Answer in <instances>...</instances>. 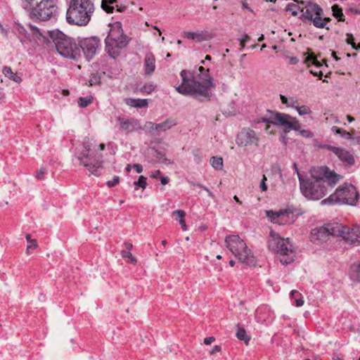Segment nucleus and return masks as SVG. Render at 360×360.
I'll return each instance as SVG.
<instances>
[{
	"instance_id": "obj_63",
	"label": "nucleus",
	"mask_w": 360,
	"mask_h": 360,
	"mask_svg": "<svg viewBox=\"0 0 360 360\" xmlns=\"http://www.w3.org/2000/svg\"><path fill=\"white\" fill-rule=\"evenodd\" d=\"M160 174V170H155L154 172L151 174L150 177L153 179H158Z\"/></svg>"
},
{
	"instance_id": "obj_28",
	"label": "nucleus",
	"mask_w": 360,
	"mask_h": 360,
	"mask_svg": "<svg viewBox=\"0 0 360 360\" xmlns=\"http://www.w3.org/2000/svg\"><path fill=\"white\" fill-rule=\"evenodd\" d=\"M276 113V112H274V111H271V110H267V113L266 115L262 117L260 119V120H259L257 122H265L266 124H272L274 125L275 124V122L274 120H273L272 118H274V115Z\"/></svg>"
},
{
	"instance_id": "obj_57",
	"label": "nucleus",
	"mask_w": 360,
	"mask_h": 360,
	"mask_svg": "<svg viewBox=\"0 0 360 360\" xmlns=\"http://www.w3.org/2000/svg\"><path fill=\"white\" fill-rule=\"evenodd\" d=\"M214 340H215V338L214 337H208V338H206L204 339V343L205 345H210Z\"/></svg>"
},
{
	"instance_id": "obj_52",
	"label": "nucleus",
	"mask_w": 360,
	"mask_h": 360,
	"mask_svg": "<svg viewBox=\"0 0 360 360\" xmlns=\"http://www.w3.org/2000/svg\"><path fill=\"white\" fill-rule=\"evenodd\" d=\"M308 60H311L314 65H317V66H321L320 63L319 62V60H317V58H315V56H314V54L310 55V56L308 57Z\"/></svg>"
},
{
	"instance_id": "obj_29",
	"label": "nucleus",
	"mask_w": 360,
	"mask_h": 360,
	"mask_svg": "<svg viewBox=\"0 0 360 360\" xmlns=\"http://www.w3.org/2000/svg\"><path fill=\"white\" fill-rule=\"evenodd\" d=\"M236 337L240 340H243L245 342L246 345L248 344L250 338L247 335L245 330L243 328L238 327L237 333H236Z\"/></svg>"
},
{
	"instance_id": "obj_64",
	"label": "nucleus",
	"mask_w": 360,
	"mask_h": 360,
	"mask_svg": "<svg viewBox=\"0 0 360 360\" xmlns=\"http://www.w3.org/2000/svg\"><path fill=\"white\" fill-rule=\"evenodd\" d=\"M250 39V37L247 34H245L243 37L240 39L239 41L240 42H243V41L246 42V41H249Z\"/></svg>"
},
{
	"instance_id": "obj_15",
	"label": "nucleus",
	"mask_w": 360,
	"mask_h": 360,
	"mask_svg": "<svg viewBox=\"0 0 360 360\" xmlns=\"http://www.w3.org/2000/svg\"><path fill=\"white\" fill-rule=\"evenodd\" d=\"M301 4L306 8V11L302 17L304 20L313 19L314 14L316 15H323V9L317 4L311 1H301Z\"/></svg>"
},
{
	"instance_id": "obj_40",
	"label": "nucleus",
	"mask_w": 360,
	"mask_h": 360,
	"mask_svg": "<svg viewBox=\"0 0 360 360\" xmlns=\"http://www.w3.org/2000/svg\"><path fill=\"white\" fill-rule=\"evenodd\" d=\"M92 101V98L80 97L78 98L77 103L81 108H86Z\"/></svg>"
},
{
	"instance_id": "obj_51",
	"label": "nucleus",
	"mask_w": 360,
	"mask_h": 360,
	"mask_svg": "<svg viewBox=\"0 0 360 360\" xmlns=\"http://www.w3.org/2000/svg\"><path fill=\"white\" fill-rule=\"evenodd\" d=\"M100 78L96 75H93L91 79L89 80V85L93 86L99 83Z\"/></svg>"
},
{
	"instance_id": "obj_55",
	"label": "nucleus",
	"mask_w": 360,
	"mask_h": 360,
	"mask_svg": "<svg viewBox=\"0 0 360 360\" xmlns=\"http://www.w3.org/2000/svg\"><path fill=\"white\" fill-rule=\"evenodd\" d=\"M304 304L303 297L301 295L295 300V304L297 307H301Z\"/></svg>"
},
{
	"instance_id": "obj_16",
	"label": "nucleus",
	"mask_w": 360,
	"mask_h": 360,
	"mask_svg": "<svg viewBox=\"0 0 360 360\" xmlns=\"http://www.w3.org/2000/svg\"><path fill=\"white\" fill-rule=\"evenodd\" d=\"M266 213V217L274 224L285 225L288 223L289 213L286 210H280L279 212L268 210Z\"/></svg>"
},
{
	"instance_id": "obj_35",
	"label": "nucleus",
	"mask_w": 360,
	"mask_h": 360,
	"mask_svg": "<svg viewBox=\"0 0 360 360\" xmlns=\"http://www.w3.org/2000/svg\"><path fill=\"white\" fill-rule=\"evenodd\" d=\"M184 37L189 39L195 40L196 41H201L202 40V34L193 32H186L184 34Z\"/></svg>"
},
{
	"instance_id": "obj_61",
	"label": "nucleus",
	"mask_w": 360,
	"mask_h": 360,
	"mask_svg": "<svg viewBox=\"0 0 360 360\" xmlns=\"http://www.w3.org/2000/svg\"><path fill=\"white\" fill-rule=\"evenodd\" d=\"M299 62V59L297 57H291L290 58V64L291 65H295Z\"/></svg>"
},
{
	"instance_id": "obj_60",
	"label": "nucleus",
	"mask_w": 360,
	"mask_h": 360,
	"mask_svg": "<svg viewBox=\"0 0 360 360\" xmlns=\"http://www.w3.org/2000/svg\"><path fill=\"white\" fill-rule=\"evenodd\" d=\"M221 350V347L218 345H215L212 349V350L210 351V354H215L216 352H218Z\"/></svg>"
},
{
	"instance_id": "obj_43",
	"label": "nucleus",
	"mask_w": 360,
	"mask_h": 360,
	"mask_svg": "<svg viewBox=\"0 0 360 360\" xmlns=\"http://www.w3.org/2000/svg\"><path fill=\"white\" fill-rule=\"evenodd\" d=\"M155 89V86L151 84H146L141 88L140 91L143 93L150 94Z\"/></svg>"
},
{
	"instance_id": "obj_31",
	"label": "nucleus",
	"mask_w": 360,
	"mask_h": 360,
	"mask_svg": "<svg viewBox=\"0 0 360 360\" xmlns=\"http://www.w3.org/2000/svg\"><path fill=\"white\" fill-rule=\"evenodd\" d=\"M349 242L352 243H360V229L359 228L352 229Z\"/></svg>"
},
{
	"instance_id": "obj_2",
	"label": "nucleus",
	"mask_w": 360,
	"mask_h": 360,
	"mask_svg": "<svg viewBox=\"0 0 360 360\" xmlns=\"http://www.w3.org/2000/svg\"><path fill=\"white\" fill-rule=\"evenodd\" d=\"M180 75L181 84L176 87V90L184 96H190L200 101L210 99L211 88L214 87L213 79L210 75V70L199 75V80L195 78L194 72L181 70Z\"/></svg>"
},
{
	"instance_id": "obj_12",
	"label": "nucleus",
	"mask_w": 360,
	"mask_h": 360,
	"mask_svg": "<svg viewBox=\"0 0 360 360\" xmlns=\"http://www.w3.org/2000/svg\"><path fill=\"white\" fill-rule=\"evenodd\" d=\"M272 119L274 120V125H281L284 127L285 133L290 130H299L301 127L300 122L295 117L285 113L276 112L274 118Z\"/></svg>"
},
{
	"instance_id": "obj_36",
	"label": "nucleus",
	"mask_w": 360,
	"mask_h": 360,
	"mask_svg": "<svg viewBox=\"0 0 360 360\" xmlns=\"http://www.w3.org/2000/svg\"><path fill=\"white\" fill-rule=\"evenodd\" d=\"M322 15H316L313 19H311L309 21L313 22V25L317 28H323L326 27V23L323 21Z\"/></svg>"
},
{
	"instance_id": "obj_20",
	"label": "nucleus",
	"mask_w": 360,
	"mask_h": 360,
	"mask_svg": "<svg viewBox=\"0 0 360 360\" xmlns=\"http://www.w3.org/2000/svg\"><path fill=\"white\" fill-rule=\"evenodd\" d=\"M46 0H24L22 3V8L27 11L30 18L39 8Z\"/></svg>"
},
{
	"instance_id": "obj_39",
	"label": "nucleus",
	"mask_w": 360,
	"mask_h": 360,
	"mask_svg": "<svg viewBox=\"0 0 360 360\" xmlns=\"http://www.w3.org/2000/svg\"><path fill=\"white\" fill-rule=\"evenodd\" d=\"M121 255L123 258H128L129 262L131 264H136V259L134 256L132 255V254L126 250H123L121 252Z\"/></svg>"
},
{
	"instance_id": "obj_53",
	"label": "nucleus",
	"mask_w": 360,
	"mask_h": 360,
	"mask_svg": "<svg viewBox=\"0 0 360 360\" xmlns=\"http://www.w3.org/2000/svg\"><path fill=\"white\" fill-rule=\"evenodd\" d=\"M46 172V169L44 167H41L39 172L36 174V177L38 179H43V175L44 174H45Z\"/></svg>"
},
{
	"instance_id": "obj_44",
	"label": "nucleus",
	"mask_w": 360,
	"mask_h": 360,
	"mask_svg": "<svg viewBox=\"0 0 360 360\" xmlns=\"http://www.w3.org/2000/svg\"><path fill=\"white\" fill-rule=\"evenodd\" d=\"M191 184L192 185H193V186H198L199 188H203L205 191H206L207 192L208 195L210 198H214V195L213 194V193L212 191H210V189L207 187H206V186H203V185H202L201 184H199V183H193V182H191Z\"/></svg>"
},
{
	"instance_id": "obj_45",
	"label": "nucleus",
	"mask_w": 360,
	"mask_h": 360,
	"mask_svg": "<svg viewBox=\"0 0 360 360\" xmlns=\"http://www.w3.org/2000/svg\"><path fill=\"white\" fill-rule=\"evenodd\" d=\"M173 215L176 216V219L180 222L181 219H184L185 212L183 210H177L173 212Z\"/></svg>"
},
{
	"instance_id": "obj_8",
	"label": "nucleus",
	"mask_w": 360,
	"mask_h": 360,
	"mask_svg": "<svg viewBox=\"0 0 360 360\" xmlns=\"http://www.w3.org/2000/svg\"><path fill=\"white\" fill-rule=\"evenodd\" d=\"M359 193L356 188L350 184L345 183L336 189L333 194L321 201L324 205L339 203L342 205H355L359 200Z\"/></svg>"
},
{
	"instance_id": "obj_25",
	"label": "nucleus",
	"mask_w": 360,
	"mask_h": 360,
	"mask_svg": "<svg viewBox=\"0 0 360 360\" xmlns=\"http://www.w3.org/2000/svg\"><path fill=\"white\" fill-rule=\"evenodd\" d=\"M127 103L135 108H144L148 104L147 99L141 98H128L127 100Z\"/></svg>"
},
{
	"instance_id": "obj_34",
	"label": "nucleus",
	"mask_w": 360,
	"mask_h": 360,
	"mask_svg": "<svg viewBox=\"0 0 360 360\" xmlns=\"http://www.w3.org/2000/svg\"><path fill=\"white\" fill-rule=\"evenodd\" d=\"M27 241L30 243V245H27L26 249V254L30 255V250L36 249L38 247L37 240L34 239H31L30 235L27 234L25 237Z\"/></svg>"
},
{
	"instance_id": "obj_32",
	"label": "nucleus",
	"mask_w": 360,
	"mask_h": 360,
	"mask_svg": "<svg viewBox=\"0 0 360 360\" xmlns=\"http://www.w3.org/2000/svg\"><path fill=\"white\" fill-rule=\"evenodd\" d=\"M332 131L335 134H340L342 137H344L346 139H352L353 137L351 133L346 131L344 129H340L338 127H333Z\"/></svg>"
},
{
	"instance_id": "obj_33",
	"label": "nucleus",
	"mask_w": 360,
	"mask_h": 360,
	"mask_svg": "<svg viewBox=\"0 0 360 360\" xmlns=\"http://www.w3.org/2000/svg\"><path fill=\"white\" fill-rule=\"evenodd\" d=\"M153 155L158 159L159 160H161L163 163L168 165V164H173V162L170 160H168L165 158V153H163L161 151H159L158 150H154V154Z\"/></svg>"
},
{
	"instance_id": "obj_18",
	"label": "nucleus",
	"mask_w": 360,
	"mask_h": 360,
	"mask_svg": "<svg viewBox=\"0 0 360 360\" xmlns=\"http://www.w3.org/2000/svg\"><path fill=\"white\" fill-rule=\"evenodd\" d=\"M117 121L120 124V128L127 132H131L141 129L139 122L136 120L118 117Z\"/></svg>"
},
{
	"instance_id": "obj_54",
	"label": "nucleus",
	"mask_w": 360,
	"mask_h": 360,
	"mask_svg": "<svg viewBox=\"0 0 360 360\" xmlns=\"http://www.w3.org/2000/svg\"><path fill=\"white\" fill-rule=\"evenodd\" d=\"M300 296H301V294L297 290H293L290 292V297L295 300L297 299Z\"/></svg>"
},
{
	"instance_id": "obj_13",
	"label": "nucleus",
	"mask_w": 360,
	"mask_h": 360,
	"mask_svg": "<svg viewBox=\"0 0 360 360\" xmlns=\"http://www.w3.org/2000/svg\"><path fill=\"white\" fill-rule=\"evenodd\" d=\"M259 137L257 133L250 129L243 128L237 136V144L238 146L245 147L255 145L256 146L259 144Z\"/></svg>"
},
{
	"instance_id": "obj_42",
	"label": "nucleus",
	"mask_w": 360,
	"mask_h": 360,
	"mask_svg": "<svg viewBox=\"0 0 360 360\" xmlns=\"http://www.w3.org/2000/svg\"><path fill=\"white\" fill-rule=\"evenodd\" d=\"M297 131H298L300 135L305 138H311L314 136L313 133L309 130L300 129V128L299 130Z\"/></svg>"
},
{
	"instance_id": "obj_49",
	"label": "nucleus",
	"mask_w": 360,
	"mask_h": 360,
	"mask_svg": "<svg viewBox=\"0 0 360 360\" xmlns=\"http://www.w3.org/2000/svg\"><path fill=\"white\" fill-rule=\"evenodd\" d=\"M266 177L264 175L262 179V181L259 185V188L262 191H266L267 190V185L266 184Z\"/></svg>"
},
{
	"instance_id": "obj_50",
	"label": "nucleus",
	"mask_w": 360,
	"mask_h": 360,
	"mask_svg": "<svg viewBox=\"0 0 360 360\" xmlns=\"http://www.w3.org/2000/svg\"><path fill=\"white\" fill-rule=\"evenodd\" d=\"M288 101H289V104L288 105L287 107L295 108V107L297 106V104H298L297 100H295L294 98H290L288 99Z\"/></svg>"
},
{
	"instance_id": "obj_37",
	"label": "nucleus",
	"mask_w": 360,
	"mask_h": 360,
	"mask_svg": "<svg viewBox=\"0 0 360 360\" xmlns=\"http://www.w3.org/2000/svg\"><path fill=\"white\" fill-rule=\"evenodd\" d=\"M299 115L304 116L306 115H309L311 112V109L307 105H302L295 107Z\"/></svg>"
},
{
	"instance_id": "obj_48",
	"label": "nucleus",
	"mask_w": 360,
	"mask_h": 360,
	"mask_svg": "<svg viewBox=\"0 0 360 360\" xmlns=\"http://www.w3.org/2000/svg\"><path fill=\"white\" fill-rule=\"evenodd\" d=\"M347 39L346 40L347 43L348 44H350L352 46V48H356V44L354 42L353 35L352 34H347Z\"/></svg>"
},
{
	"instance_id": "obj_10",
	"label": "nucleus",
	"mask_w": 360,
	"mask_h": 360,
	"mask_svg": "<svg viewBox=\"0 0 360 360\" xmlns=\"http://www.w3.org/2000/svg\"><path fill=\"white\" fill-rule=\"evenodd\" d=\"M41 6L33 16L30 18L32 20L46 21L52 18H56L58 11L53 0H46Z\"/></svg>"
},
{
	"instance_id": "obj_17",
	"label": "nucleus",
	"mask_w": 360,
	"mask_h": 360,
	"mask_svg": "<svg viewBox=\"0 0 360 360\" xmlns=\"http://www.w3.org/2000/svg\"><path fill=\"white\" fill-rule=\"evenodd\" d=\"M335 155L346 167H350L354 165L355 160L353 154L343 148L338 147Z\"/></svg>"
},
{
	"instance_id": "obj_11",
	"label": "nucleus",
	"mask_w": 360,
	"mask_h": 360,
	"mask_svg": "<svg viewBox=\"0 0 360 360\" xmlns=\"http://www.w3.org/2000/svg\"><path fill=\"white\" fill-rule=\"evenodd\" d=\"M78 46L80 48V56L82 52L84 57L87 60H91L97 49L101 46V40L97 37L84 38L79 40Z\"/></svg>"
},
{
	"instance_id": "obj_46",
	"label": "nucleus",
	"mask_w": 360,
	"mask_h": 360,
	"mask_svg": "<svg viewBox=\"0 0 360 360\" xmlns=\"http://www.w3.org/2000/svg\"><path fill=\"white\" fill-rule=\"evenodd\" d=\"M120 181V177L118 176H115L112 180L108 181L106 184L108 187H113L117 185Z\"/></svg>"
},
{
	"instance_id": "obj_41",
	"label": "nucleus",
	"mask_w": 360,
	"mask_h": 360,
	"mask_svg": "<svg viewBox=\"0 0 360 360\" xmlns=\"http://www.w3.org/2000/svg\"><path fill=\"white\" fill-rule=\"evenodd\" d=\"M285 9L287 11H290L292 15L296 16L297 15V11L300 10V8L296 4H288Z\"/></svg>"
},
{
	"instance_id": "obj_24",
	"label": "nucleus",
	"mask_w": 360,
	"mask_h": 360,
	"mask_svg": "<svg viewBox=\"0 0 360 360\" xmlns=\"http://www.w3.org/2000/svg\"><path fill=\"white\" fill-rule=\"evenodd\" d=\"M350 278L355 282H360V262L354 263L350 266Z\"/></svg>"
},
{
	"instance_id": "obj_21",
	"label": "nucleus",
	"mask_w": 360,
	"mask_h": 360,
	"mask_svg": "<svg viewBox=\"0 0 360 360\" xmlns=\"http://www.w3.org/2000/svg\"><path fill=\"white\" fill-rule=\"evenodd\" d=\"M147 124L152 129L158 130L159 131H166L167 130L171 129L173 126L176 125L177 122L174 120L169 118L159 124H155L151 122H149Z\"/></svg>"
},
{
	"instance_id": "obj_62",
	"label": "nucleus",
	"mask_w": 360,
	"mask_h": 360,
	"mask_svg": "<svg viewBox=\"0 0 360 360\" xmlns=\"http://www.w3.org/2000/svg\"><path fill=\"white\" fill-rule=\"evenodd\" d=\"M126 250L129 251L132 249L133 245L130 243L126 242L124 244Z\"/></svg>"
},
{
	"instance_id": "obj_27",
	"label": "nucleus",
	"mask_w": 360,
	"mask_h": 360,
	"mask_svg": "<svg viewBox=\"0 0 360 360\" xmlns=\"http://www.w3.org/2000/svg\"><path fill=\"white\" fill-rule=\"evenodd\" d=\"M333 15L338 21L345 22V19L342 13V10L338 5L335 4L332 6Z\"/></svg>"
},
{
	"instance_id": "obj_4",
	"label": "nucleus",
	"mask_w": 360,
	"mask_h": 360,
	"mask_svg": "<svg viewBox=\"0 0 360 360\" xmlns=\"http://www.w3.org/2000/svg\"><path fill=\"white\" fill-rule=\"evenodd\" d=\"M49 35L60 55L73 60H78L80 58V48L73 39L58 30L51 31Z\"/></svg>"
},
{
	"instance_id": "obj_19",
	"label": "nucleus",
	"mask_w": 360,
	"mask_h": 360,
	"mask_svg": "<svg viewBox=\"0 0 360 360\" xmlns=\"http://www.w3.org/2000/svg\"><path fill=\"white\" fill-rule=\"evenodd\" d=\"M332 236L342 237L344 240L349 241L352 229L342 224H333Z\"/></svg>"
},
{
	"instance_id": "obj_3",
	"label": "nucleus",
	"mask_w": 360,
	"mask_h": 360,
	"mask_svg": "<svg viewBox=\"0 0 360 360\" xmlns=\"http://www.w3.org/2000/svg\"><path fill=\"white\" fill-rule=\"evenodd\" d=\"M95 7L91 0H70L66 12L69 24L86 26L91 20Z\"/></svg>"
},
{
	"instance_id": "obj_7",
	"label": "nucleus",
	"mask_w": 360,
	"mask_h": 360,
	"mask_svg": "<svg viewBox=\"0 0 360 360\" xmlns=\"http://www.w3.org/2000/svg\"><path fill=\"white\" fill-rule=\"evenodd\" d=\"M226 247L238 259L247 265H255L256 261L246 243L238 235L227 236L225 238Z\"/></svg>"
},
{
	"instance_id": "obj_9",
	"label": "nucleus",
	"mask_w": 360,
	"mask_h": 360,
	"mask_svg": "<svg viewBox=\"0 0 360 360\" xmlns=\"http://www.w3.org/2000/svg\"><path fill=\"white\" fill-rule=\"evenodd\" d=\"M105 43L106 51L113 58L119 55L118 49H123L128 44L129 39L124 34L120 22L115 23L110 29Z\"/></svg>"
},
{
	"instance_id": "obj_5",
	"label": "nucleus",
	"mask_w": 360,
	"mask_h": 360,
	"mask_svg": "<svg viewBox=\"0 0 360 360\" xmlns=\"http://www.w3.org/2000/svg\"><path fill=\"white\" fill-rule=\"evenodd\" d=\"M270 237L269 248L279 255L280 262L285 265L292 262L295 259L294 248L289 238H281L273 231L270 232Z\"/></svg>"
},
{
	"instance_id": "obj_1",
	"label": "nucleus",
	"mask_w": 360,
	"mask_h": 360,
	"mask_svg": "<svg viewBox=\"0 0 360 360\" xmlns=\"http://www.w3.org/2000/svg\"><path fill=\"white\" fill-rule=\"evenodd\" d=\"M309 173L313 181L299 176V181L302 193L310 200L322 198L328 193V186H334L342 178L326 166L311 167Z\"/></svg>"
},
{
	"instance_id": "obj_23",
	"label": "nucleus",
	"mask_w": 360,
	"mask_h": 360,
	"mask_svg": "<svg viewBox=\"0 0 360 360\" xmlns=\"http://www.w3.org/2000/svg\"><path fill=\"white\" fill-rule=\"evenodd\" d=\"M155 69V58L152 53H146L144 58V70L146 75H151Z\"/></svg>"
},
{
	"instance_id": "obj_58",
	"label": "nucleus",
	"mask_w": 360,
	"mask_h": 360,
	"mask_svg": "<svg viewBox=\"0 0 360 360\" xmlns=\"http://www.w3.org/2000/svg\"><path fill=\"white\" fill-rule=\"evenodd\" d=\"M133 167L136 169L137 173H141L143 172V167L139 164H134Z\"/></svg>"
},
{
	"instance_id": "obj_59",
	"label": "nucleus",
	"mask_w": 360,
	"mask_h": 360,
	"mask_svg": "<svg viewBox=\"0 0 360 360\" xmlns=\"http://www.w3.org/2000/svg\"><path fill=\"white\" fill-rule=\"evenodd\" d=\"M160 181L162 184L165 185L169 183V179L167 176H161Z\"/></svg>"
},
{
	"instance_id": "obj_56",
	"label": "nucleus",
	"mask_w": 360,
	"mask_h": 360,
	"mask_svg": "<svg viewBox=\"0 0 360 360\" xmlns=\"http://www.w3.org/2000/svg\"><path fill=\"white\" fill-rule=\"evenodd\" d=\"M280 98L281 100V103L288 106V105L289 104L288 98L282 94H280Z\"/></svg>"
},
{
	"instance_id": "obj_22",
	"label": "nucleus",
	"mask_w": 360,
	"mask_h": 360,
	"mask_svg": "<svg viewBox=\"0 0 360 360\" xmlns=\"http://www.w3.org/2000/svg\"><path fill=\"white\" fill-rule=\"evenodd\" d=\"M101 7L108 13H112L115 8L119 12L126 9L125 6L119 7L117 0H102Z\"/></svg>"
},
{
	"instance_id": "obj_14",
	"label": "nucleus",
	"mask_w": 360,
	"mask_h": 360,
	"mask_svg": "<svg viewBox=\"0 0 360 360\" xmlns=\"http://www.w3.org/2000/svg\"><path fill=\"white\" fill-rule=\"evenodd\" d=\"M333 224H328L324 226L316 227L311 230V240L317 243L319 242H323L328 239L330 236H332Z\"/></svg>"
},
{
	"instance_id": "obj_26",
	"label": "nucleus",
	"mask_w": 360,
	"mask_h": 360,
	"mask_svg": "<svg viewBox=\"0 0 360 360\" xmlns=\"http://www.w3.org/2000/svg\"><path fill=\"white\" fill-rule=\"evenodd\" d=\"M3 74L9 78L10 79L17 82L20 83L21 82V78L18 75H17L15 73H13L11 68L10 67L5 66L3 68L2 70Z\"/></svg>"
},
{
	"instance_id": "obj_30",
	"label": "nucleus",
	"mask_w": 360,
	"mask_h": 360,
	"mask_svg": "<svg viewBox=\"0 0 360 360\" xmlns=\"http://www.w3.org/2000/svg\"><path fill=\"white\" fill-rule=\"evenodd\" d=\"M210 164L215 169L221 170L223 167V159L213 156L210 158Z\"/></svg>"
},
{
	"instance_id": "obj_47",
	"label": "nucleus",
	"mask_w": 360,
	"mask_h": 360,
	"mask_svg": "<svg viewBox=\"0 0 360 360\" xmlns=\"http://www.w3.org/2000/svg\"><path fill=\"white\" fill-rule=\"evenodd\" d=\"M319 148H324V149H326L328 150H330V151L333 152L334 154H335V153L336 151V149L338 148V147L333 146H330V145H328V144H320L319 145Z\"/></svg>"
},
{
	"instance_id": "obj_6",
	"label": "nucleus",
	"mask_w": 360,
	"mask_h": 360,
	"mask_svg": "<svg viewBox=\"0 0 360 360\" xmlns=\"http://www.w3.org/2000/svg\"><path fill=\"white\" fill-rule=\"evenodd\" d=\"M91 143L89 139L86 138L82 142V150L75 155L79 164L85 167L91 174L98 176V169L102 167L103 161L101 156L95 154L91 150Z\"/></svg>"
},
{
	"instance_id": "obj_38",
	"label": "nucleus",
	"mask_w": 360,
	"mask_h": 360,
	"mask_svg": "<svg viewBox=\"0 0 360 360\" xmlns=\"http://www.w3.org/2000/svg\"><path fill=\"white\" fill-rule=\"evenodd\" d=\"M146 179V177L144 176H140L138 181L134 182V185L136 186L135 189H137L138 187H141L143 189H144L147 185Z\"/></svg>"
}]
</instances>
